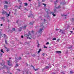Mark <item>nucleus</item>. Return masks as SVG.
Wrapping results in <instances>:
<instances>
[{
    "label": "nucleus",
    "mask_w": 74,
    "mask_h": 74,
    "mask_svg": "<svg viewBox=\"0 0 74 74\" xmlns=\"http://www.w3.org/2000/svg\"><path fill=\"white\" fill-rule=\"evenodd\" d=\"M43 24L42 23H41L40 24V26L41 27H42V28L40 29L39 31H38V33H40V34H41V33L42 32V30H44V26H42V25H43Z\"/></svg>",
    "instance_id": "f257e3e1"
},
{
    "label": "nucleus",
    "mask_w": 74,
    "mask_h": 74,
    "mask_svg": "<svg viewBox=\"0 0 74 74\" xmlns=\"http://www.w3.org/2000/svg\"><path fill=\"white\" fill-rule=\"evenodd\" d=\"M29 36H30V37H32V36H31V34H30L29 35H27V34H26V35H25V37H27V39L29 38V39L30 40V39H31V38L30 37L28 38Z\"/></svg>",
    "instance_id": "f03ea898"
},
{
    "label": "nucleus",
    "mask_w": 74,
    "mask_h": 74,
    "mask_svg": "<svg viewBox=\"0 0 74 74\" xmlns=\"http://www.w3.org/2000/svg\"><path fill=\"white\" fill-rule=\"evenodd\" d=\"M19 4H20V5L19 6V7L18 8V9H21V8L22 7V3L21 2V3Z\"/></svg>",
    "instance_id": "7ed1b4c3"
},
{
    "label": "nucleus",
    "mask_w": 74,
    "mask_h": 74,
    "mask_svg": "<svg viewBox=\"0 0 74 74\" xmlns=\"http://www.w3.org/2000/svg\"><path fill=\"white\" fill-rule=\"evenodd\" d=\"M2 13L3 14H6V15H7V14H8V13L7 12L5 11H3V12H2Z\"/></svg>",
    "instance_id": "20e7f679"
},
{
    "label": "nucleus",
    "mask_w": 74,
    "mask_h": 74,
    "mask_svg": "<svg viewBox=\"0 0 74 74\" xmlns=\"http://www.w3.org/2000/svg\"><path fill=\"white\" fill-rule=\"evenodd\" d=\"M8 65L12 67V64H10V60H9L8 61Z\"/></svg>",
    "instance_id": "39448f33"
},
{
    "label": "nucleus",
    "mask_w": 74,
    "mask_h": 74,
    "mask_svg": "<svg viewBox=\"0 0 74 74\" xmlns=\"http://www.w3.org/2000/svg\"><path fill=\"white\" fill-rule=\"evenodd\" d=\"M31 67H33V68L34 69V70L35 71H37V70H38V69H34V66H33V65H31Z\"/></svg>",
    "instance_id": "423d86ee"
},
{
    "label": "nucleus",
    "mask_w": 74,
    "mask_h": 74,
    "mask_svg": "<svg viewBox=\"0 0 74 74\" xmlns=\"http://www.w3.org/2000/svg\"><path fill=\"white\" fill-rule=\"evenodd\" d=\"M54 3L55 5H57V4H58V1L56 0V1H54Z\"/></svg>",
    "instance_id": "0eeeda50"
},
{
    "label": "nucleus",
    "mask_w": 74,
    "mask_h": 74,
    "mask_svg": "<svg viewBox=\"0 0 74 74\" xmlns=\"http://www.w3.org/2000/svg\"><path fill=\"white\" fill-rule=\"evenodd\" d=\"M4 38H5H5H6V39H7V38H8V37H7V35H6L5 34H4Z\"/></svg>",
    "instance_id": "6e6552de"
},
{
    "label": "nucleus",
    "mask_w": 74,
    "mask_h": 74,
    "mask_svg": "<svg viewBox=\"0 0 74 74\" xmlns=\"http://www.w3.org/2000/svg\"><path fill=\"white\" fill-rule=\"evenodd\" d=\"M66 4V2H62L60 3L61 4H62V5H64Z\"/></svg>",
    "instance_id": "1a4fd4ad"
},
{
    "label": "nucleus",
    "mask_w": 74,
    "mask_h": 74,
    "mask_svg": "<svg viewBox=\"0 0 74 74\" xmlns=\"http://www.w3.org/2000/svg\"><path fill=\"white\" fill-rule=\"evenodd\" d=\"M26 27H27V25H25L23 27V29H26Z\"/></svg>",
    "instance_id": "9d476101"
},
{
    "label": "nucleus",
    "mask_w": 74,
    "mask_h": 74,
    "mask_svg": "<svg viewBox=\"0 0 74 74\" xmlns=\"http://www.w3.org/2000/svg\"><path fill=\"white\" fill-rule=\"evenodd\" d=\"M55 7L56 8V9H58V8H60V5L58 6V7L57 8L56 6H55Z\"/></svg>",
    "instance_id": "9b49d317"
},
{
    "label": "nucleus",
    "mask_w": 74,
    "mask_h": 74,
    "mask_svg": "<svg viewBox=\"0 0 74 74\" xmlns=\"http://www.w3.org/2000/svg\"><path fill=\"white\" fill-rule=\"evenodd\" d=\"M3 69H4V68H7V65H4V66L3 67Z\"/></svg>",
    "instance_id": "f8f14e48"
},
{
    "label": "nucleus",
    "mask_w": 74,
    "mask_h": 74,
    "mask_svg": "<svg viewBox=\"0 0 74 74\" xmlns=\"http://www.w3.org/2000/svg\"><path fill=\"white\" fill-rule=\"evenodd\" d=\"M56 53H61L62 52L60 51H56Z\"/></svg>",
    "instance_id": "ddd939ff"
},
{
    "label": "nucleus",
    "mask_w": 74,
    "mask_h": 74,
    "mask_svg": "<svg viewBox=\"0 0 74 74\" xmlns=\"http://www.w3.org/2000/svg\"><path fill=\"white\" fill-rule=\"evenodd\" d=\"M24 4H25V6H27L28 5L27 3H24Z\"/></svg>",
    "instance_id": "4468645a"
},
{
    "label": "nucleus",
    "mask_w": 74,
    "mask_h": 74,
    "mask_svg": "<svg viewBox=\"0 0 74 74\" xmlns=\"http://www.w3.org/2000/svg\"><path fill=\"white\" fill-rule=\"evenodd\" d=\"M7 7H8V6H7V5H5V8H6V9H7Z\"/></svg>",
    "instance_id": "2eb2a0df"
},
{
    "label": "nucleus",
    "mask_w": 74,
    "mask_h": 74,
    "mask_svg": "<svg viewBox=\"0 0 74 74\" xmlns=\"http://www.w3.org/2000/svg\"><path fill=\"white\" fill-rule=\"evenodd\" d=\"M62 16H67V15L61 14Z\"/></svg>",
    "instance_id": "dca6fc26"
},
{
    "label": "nucleus",
    "mask_w": 74,
    "mask_h": 74,
    "mask_svg": "<svg viewBox=\"0 0 74 74\" xmlns=\"http://www.w3.org/2000/svg\"><path fill=\"white\" fill-rule=\"evenodd\" d=\"M34 23V21L33 23H32L30 22L29 23V24L30 25H33V23Z\"/></svg>",
    "instance_id": "f3484780"
},
{
    "label": "nucleus",
    "mask_w": 74,
    "mask_h": 74,
    "mask_svg": "<svg viewBox=\"0 0 74 74\" xmlns=\"http://www.w3.org/2000/svg\"><path fill=\"white\" fill-rule=\"evenodd\" d=\"M45 10L46 11V12H47V14H48V12L47 11H48V9H45Z\"/></svg>",
    "instance_id": "a211bd4d"
},
{
    "label": "nucleus",
    "mask_w": 74,
    "mask_h": 74,
    "mask_svg": "<svg viewBox=\"0 0 74 74\" xmlns=\"http://www.w3.org/2000/svg\"><path fill=\"white\" fill-rule=\"evenodd\" d=\"M45 69H49V66H46L45 67Z\"/></svg>",
    "instance_id": "6ab92c4d"
},
{
    "label": "nucleus",
    "mask_w": 74,
    "mask_h": 74,
    "mask_svg": "<svg viewBox=\"0 0 74 74\" xmlns=\"http://www.w3.org/2000/svg\"><path fill=\"white\" fill-rule=\"evenodd\" d=\"M5 44H7V40H6V38L5 39Z\"/></svg>",
    "instance_id": "aec40b11"
},
{
    "label": "nucleus",
    "mask_w": 74,
    "mask_h": 74,
    "mask_svg": "<svg viewBox=\"0 0 74 74\" xmlns=\"http://www.w3.org/2000/svg\"><path fill=\"white\" fill-rule=\"evenodd\" d=\"M1 64L2 66H3V65H4V62L1 63Z\"/></svg>",
    "instance_id": "412c9836"
},
{
    "label": "nucleus",
    "mask_w": 74,
    "mask_h": 74,
    "mask_svg": "<svg viewBox=\"0 0 74 74\" xmlns=\"http://www.w3.org/2000/svg\"><path fill=\"white\" fill-rule=\"evenodd\" d=\"M40 51H41V49H40L39 51H38V53H39L40 52Z\"/></svg>",
    "instance_id": "4be33fe9"
},
{
    "label": "nucleus",
    "mask_w": 74,
    "mask_h": 74,
    "mask_svg": "<svg viewBox=\"0 0 74 74\" xmlns=\"http://www.w3.org/2000/svg\"><path fill=\"white\" fill-rule=\"evenodd\" d=\"M0 36H1L2 37H3V34L0 33V38H1Z\"/></svg>",
    "instance_id": "5701e85b"
},
{
    "label": "nucleus",
    "mask_w": 74,
    "mask_h": 74,
    "mask_svg": "<svg viewBox=\"0 0 74 74\" xmlns=\"http://www.w3.org/2000/svg\"><path fill=\"white\" fill-rule=\"evenodd\" d=\"M15 28H12V30H13V31H15Z\"/></svg>",
    "instance_id": "b1692460"
},
{
    "label": "nucleus",
    "mask_w": 74,
    "mask_h": 74,
    "mask_svg": "<svg viewBox=\"0 0 74 74\" xmlns=\"http://www.w3.org/2000/svg\"><path fill=\"white\" fill-rule=\"evenodd\" d=\"M56 40V38H53L52 39L53 41L54 40Z\"/></svg>",
    "instance_id": "393cba45"
},
{
    "label": "nucleus",
    "mask_w": 74,
    "mask_h": 74,
    "mask_svg": "<svg viewBox=\"0 0 74 74\" xmlns=\"http://www.w3.org/2000/svg\"><path fill=\"white\" fill-rule=\"evenodd\" d=\"M5 4H8V2L7 1H5Z\"/></svg>",
    "instance_id": "a878e982"
},
{
    "label": "nucleus",
    "mask_w": 74,
    "mask_h": 74,
    "mask_svg": "<svg viewBox=\"0 0 74 74\" xmlns=\"http://www.w3.org/2000/svg\"><path fill=\"white\" fill-rule=\"evenodd\" d=\"M1 51L2 52H3V53H4V51H3V49H2L1 50Z\"/></svg>",
    "instance_id": "bb28decb"
},
{
    "label": "nucleus",
    "mask_w": 74,
    "mask_h": 74,
    "mask_svg": "<svg viewBox=\"0 0 74 74\" xmlns=\"http://www.w3.org/2000/svg\"><path fill=\"white\" fill-rule=\"evenodd\" d=\"M42 4L43 5H44L45 7L46 6V5H47L46 4H45V3H42Z\"/></svg>",
    "instance_id": "cd10ccee"
},
{
    "label": "nucleus",
    "mask_w": 74,
    "mask_h": 74,
    "mask_svg": "<svg viewBox=\"0 0 74 74\" xmlns=\"http://www.w3.org/2000/svg\"><path fill=\"white\" fill-rule=\"evenodd\" d=\"M71 21L72 22H73V21H74V18H72L71 19Z\"/></svg>",
    "instance_id": "c85d7f7f"
},
{
    "label": "nucleus",
    "mask_w": 74,
    "mask_h": 74,
    "mask_svg": "<svg viewBox=\"0 0 74 74\" xmlns=\"http://www.w3.org/2000/svg\"><path fill=\"white\" fill-rule=\"evenodd\" d=\"M19 66V65H18V64H16V66H15V67H17V66Z\"/></svg>",
    "instance_id": "c756f323"
},
{
    "label": "nucleus",
    "mask_w": 74,
    "mask_h": 74,
    "mask_svg": "<svg viewBox=\"0 0 74 74\" xmlns=\"http://www.w3.org/2000/svg\"><path fill=\"white\" fill-rule=\"evenodd\" d=\"M18 59H19V60H21V59H22V58H21V57H20L18 58Z\"/></svg>",
    "instance_id": "7c9ffc66"
},
{
    "label": "nucleus",
    "mask_w": 74,
    "mask_h": 74,
    "mask_svg": "<svg viewBox=\"0 0 74 74\" xmlns=\"http://www.w3.org/2000/svg\"><path fill=\"white\" fill-rule=\"evenodd\" d=\"M44 48H48V47H45V45H44Z\"/></svg>",
    "instance_id": "2f4dec72"
},
{
    "label": "nucleus",
    "mask_w": 74,
    "mask_h": 74,
    "mask_svg": "<svg viewBox=\"0 0 74 74\" xmlns=\"http://www.w3.org/2000/svg\"><path fill=\"white\" fill-rule=\"evenodd\" d=\"M53 15L54 16H56V15L55 14H54V13H53Z\"/></svg>",
    "instance_id": "473e14b6"
},
{
    "label": "nucleus",
    "mask_w": 74,
    "mask_h": 74,
    "mask_svg": "<svg viewBox=\"0 0 74 74\" xmlns=\"http://www.w3.org/2000/svg\"><path fill=\"white\" fill-rule=\"evenodd\" d=\"M18 30H19L18 32H21V31L22 30V29H19Z\"/></svg>",
    "instance_id": "72a5a7b5"
},
{
    "label": "nucleus",
    "mask_w": 74,
    "mask_h": 74,
    "mask_svg": "<svg viewBox=\"0 0 74 74\" xmlns=\"http://www.w3.org/2000/svg\"><path fill=\"white\" fill-rule=\"evenodd\" d=\"M8 73H10V71H7Z\"/></svg>",
    "instance_id": "f704fd0d"
},
{
    "label": "nucleus",
    "mask_w": 74,
    "mask_h": 74,
    "mask_svg": "<svg viewBox=\"0 0 74 74\" xmlns=\"http://www.w3.org/2000/svg\"><path fill=\"white\" fill-rule=\"evenodd\" d=\"M46 45H48V44H49V42H47L46 43Z\"/></svg>",
    "instance_id": "c9c22d12"
},
{
    "label": "nucleus",
    "mask_w": 74,
    "mask_h": 74,
    "mask_svg": "<svg viewBox=\"0 0 74 74\" xmlns=\"http://www.w3.org/2000/svg\"><path fill=\"white\" fill-rule=\"evenodd\" d=\"M7 22H8V23L10 22V20L8 19L7 20Z\"/></svg>",
    "instance_id": "e433bc0d"
},
{
    "label": "nucleus",
    "mask_w": 74,
    "mask_h": 74,
    "mask_svg": "<svg viewBox=\"0 0 74 74\" xmlns=\"http://www.w3.org/2000/svg\"><path fill=\"white\" fill-rule=\"evenodd\" d=\"M31 33H34V31H33V30H32V31H31Z\"/></svg>",
    "instance_id": "4c0bfd02"
},
{
    "label": "nucleus",
    "mask_w": 74,
    "mask_h": 74,
    "mask_svg": "<svg viewBox=\"0 0 74 74\" xmlns=\"http://www.w3.org/2000/svg\"><path fill=\"white\" fill-rule=\"evenodd\" d=\"M70 73L71 74H73V72L71 71H70Z\"/></svg>",
    "instance_id": "58836bf2"
},
{
    "label": "nucleus",
    "mask_w": 74,
    "mask_h": 74,
    "mask_svg": "<svg viewBox=\"0 0 74 74\" xmlns=\"http://www.w3.org/2000/svg\"><path fill=\"white\" fill-rule=\"evenodd\" d=\"M6 51L7 52H8V51H10V50L9 49H8L7 50H6Z\"/></svg>",
    "instance_id": "ea45409f"
},
{
    "label": "nucleus",
    "mask_w": 74,
    "mask_h": 74,
    "mask_svg": "<svg viewBox=\"0 0 74 74\" xmlns=\"http://www.w3.org/2000/svg\"><path fill=\"white\" fill-rule=\"evenodd\" d=\"M17 70H18V71H21V70H20V69H17Z\"/></svg>",
    "instance_id": "a19ab883"
},
{
    "label": "nucleus",
    "mask_w": 74,
    "mask_h": 74,
    "mask_svg": "<svg viewBox=\"0 0 74 74\" xmlns=\"http://www.w3.org/2000/svg\"><path fill=\"white\" fill-rule=\"evenodd\" d=\"M39 46H40V44H39V43H38V47H39Z\"/></svg>",
    "instance_id": "79ce46f5"
},
{
    "label": "nucleus",
    "mask_w": 74,
    "mask_h": 74,
    "mask_svg": "<svg viewBox=\"0 0 74 74\" xmlns=\"http://www.w3.org/2000/svg\"><path fill=\"white\" fill-rule=\"evenodd\" d=\"M15 12H16V11H17V9H14Z\"/></svg>",
    "instance_id": "37998d69"
},
{
    "label": "nucleus",
    "mask_w": 74,
    "mask_h": 74,
    "mask_svg": "<svg viewBox=\"0 0 74 74\" xmlns=\"http://www.w3.org/2000/svg\"><path fill=\"white\" fill-rule=\"evenodd\" d=\"M43 56H44V55H45V53H43L42 54Z\"/></svg>",
    "instance_id": "c03bdc74"
},
{
    "label": "nucleus",
    "mask_w": 74,
    "mask_h": 74,
    "mask_svg": "<svg viewBox=\"0 0 74 74\" xmlns=\"http://www.w3.org/2000/svg\"><path fill=\"white\" fill-rule=\"evenodd\" d=\"M1 18L2 19H4V17H2Z\"/></svg>",
    "instance_id": "a18cd8bd"
},
{
    "label": "nucleus",
    "mask_w": 74,
    "mask_h": 74,
    "mask_svg": "<svg viewBox=\"0 0 74 74\" xmlns=\"http://www.w3.org/2000/svg\"><path fill=\"white\" fill-rule=\"evenodd\" d=\"M7 15H8V16H10V14H7Z\"/></svg>",
    "instance_id": "49530a36"
},
{
    "label": "nucleus",
    "mask_w": 74,
    "mask_h": 74,
    "mask_svg": "<svg viewBox=\"0 0 74 74\" xmlns=\"http://www.w3.org/2000/svg\"><path fill=\"white\" fill-rule=\"evenodd\" d=\"M26 64H27L26 66H28V64L27 63H26Z\"/></svg>",
    "instance_id": "de8ad7c7"
},
{
    "label": "nucleus",
    "mask_w": 74,
    "mask_h": 74,
    "mask_svg": "<svg viewBox=\"0 0 74 74\" xmlns=\"http://www.w3.org/2000/svg\"><path fill=\"white\" fill-rule=\"evenodd\" d=\"M45 70V68L43 69H42V71H44V70Z\"/></svg>",
    "instance_id": "09e8293b"
},
{
    "label": "nucleus",
    "mask_w": 74,
    "mask_h": 74,
    "mask_svg": "<svg viewBox=\"0 0 74 74\" xmlns=\"http://www.w3.org/2000/svg\"><path fill=\"white\" fill-rule=\"evenodd\" d=\"M62 74H64V72L63 71H62Z\"/></svg>",
    "instance_id": "8fccbe9b"
},
{
    "label": "nucleus",
    "mask_w": 74,
    "mask_h": 74,
    "mask_svg": "<svg viewBox=\"0 0 74 74\" xmlns=\"http://www.w3.org/2000/svg\"><path fill=\"white\" fill-rule=\"evenodd\" d=\"M0 54L1 55V56H2V55H3V54H2V53H0Z\"/></svg>",
    "instance_id": "3c124183"
},
{
    "label": "nucleus",
    "mask_w": 74,
    "mask_h": 74,
    "mask_svg": "<svg viewBox=\"0 0 74 74\" xmlns=\"http://www.w3.org/2000/svg\"><path fill=\"white\" fill-rule=\"evenodd\" d=\"M60 40V39H59L57 40V41H59Z\"/></svg>",
    "instance_id": "603ef678"
},
{
    "label": "nucleus",
    "mask_w": 74,
    "mask_h": 74,
    "mask_svg": "<svg viewBox=\"0 0 74 74\" xmlns=\"http://www.w3.org/2000/svg\"><path fill=\"white\" fill-rule=\"evenodd\" d=\"M21 38H23V36H21Z\"/></svg>",
    "instance_id": "864d4df0"
},
{
    "label": "nucleus",
    "mask_w": 74,
    "mask_h": 74,
    "mask_svg": "<svg viewBox=\"0 0 74 74\" xmlns=\"http://www.w3.org/2000/svg\"><path fill=\"white\" fill-rule=\"evenodd\" d=\"M18 22H19V21H16V23H18Z\"/></svg>",
    "instance_id": "5fc2aeb1"
},
{
    "label": "nucleus",
    "mask_w": 74,
    "mask_h": 74,
    "mask_svg": "<svg viewBox=\"0 0 74 74\" xmlns=\"http://www.w3.org/2000/svg\"><path fill=\"white\" fill-rule=\"evenodd\" d=\"M70 32H71V33H73V31H70Z\"/></svg>",
    "instance_id": "6e6d98bb"
},
{
    "label": "nucleus",
    "mask_w": 74,
    "mask_h": 74,
    "mask_svg": "<svg viewBox=\"0 0 74 74\" xmlns=\"http://www.w3.org/2000/svg\"><path fill=\"white\" fill-rule=\"evenodd\" d=\"M28 18H30V16H28Z\"/></svg>",
    "instance_id": "4d7b16f0"
},
{
    "label": "nucleus",
    "mask_w": 74,
    "mask_h": 74,
    "mask_svg": "<svg viewBox=\"0 0 74 74\" xmlns=\"http://www.w3.org/2000/svg\"><path fill=\"white\" fill-rule=\"evenodd\" d=\"M1 26H3V24H1Z\"/></svg>",
    "instance_id": "13d9d810"
},
{
    "label": "nucleus",
    "mask_w": 74,
    "mask_h": 74,
    "mask_svg": "<svg viewBox=\"0 0 74 74\" xmlns=\"http://www.w3.org/2000/svg\"><path fill=\"white\" fill-rule=\"evenodd\" d=\"M20 28L21 29H22V27H20Z\"/></svg>",
    "instance_id": "bf43d9fd"
},
{
    "label": "nucleus",
    "mask_w": 74,
    "mask_h": 74,
    "mask_svg": "<svg viewBox=\"0 0 74 74\" xmlns=\"http://www.w3.org/2000/svg\"><path fill=\"white\" fill-rule=\"evenodd\" d=\"M44 0H42V2H44Z\"/></svg>",
    "instance_id": "052dcab7"
},
{
    "label": "nucleus",
    "mask_w": 74,
    "mask_h": 74,
    "mask_svg": "<svg viewBox=\"0 0 74 74\" xmlns=\"http://www.w3.org/2000/svg\"><path fill=\"white\" fill-rule=\"evenodd\" d=\"M46 21V20H45V19H44V22H45Z\"/></svg>",
    "instance_id": "680f3d73"
},
{
    "label": "nucleus",
    "mask_w": 74,
    "mask_h": 74,
    "mask_svg": "<svg viewBox=\"0 0 74 74\" xmlns=\"http://www.w3.org/2000/svg\"><path fill=\"white\" fill-rule=\"evenodd\" d=\"M62 33V34H63V32L62 31L61 32Z\"/></svg>",
    "instance_id": "e2e57ef3"
},
{
    "label": "nucleus",
    "mask_w": 74,
    "mask_h": 74,
    "mask_svg": "<svg viewBox=\"0 0 74 74\" xmlns=\"http://www.w3.org/2000/svg\"><path fill=\"white\" fill-rule=\"evenodd\" d=\"M64 68H65L66 67V66H64Z\"/></svg>",
    "instance_id": "0e129e2a"
},
{
    "label": "nucleus",
    "mask_w": 74,
    "mask_h": 74,
    "mask_svg": "<svg viewBox=\"0 0 74 74\" xmlns=\"http://www.w3.org/2000/svg\"><path fill=\"white\" fill-rule=\"evenodd\" d=\"M32 0H29V1H31Z\"/></svg>",
    "instance_id": "69168bd1"
},
{
    "label": "nucleus",
    "mask_w": 74,
    "mask_h": 74,
    "mask_svg": "<svg viewBox=\"0 0 74 74\" xmlns=\"http://www.w3.org/2000/svg\"><path fill=\"white\" fill-rule=\"evenodd\" d=\"M5 48H6V49H7V47H5Z\"/></svg>",
    "instance_id": "338daca9"
},
{
    "label": "nucleus",
    "mask_w": 74,
    "mask_h": 74,
    "mask_svg": "<svg viewBox=\"0 0 74 74\" xmlns=\"http://www.w3.org/2000/svg\"><path fill=\"white\" fill-rule=\"evenodd\" d=\"M56 30H59V29H56Z\"/></svg>",
    "instance_id": "774afa93"
}]
</instances>
